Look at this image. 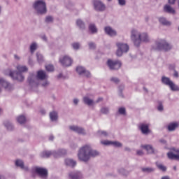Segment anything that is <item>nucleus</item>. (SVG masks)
Wrapping results in <instances>:
<instances>
[{"label": "nucleus", "mask_w": 179, "mask_h": 179, "mask_svg": "<svg viewBox=\"0 0 179 179\" xmlns=\"http://www.w3.org/2000/svg\"><path fill=\"white\" fill-rule=\"evenodd\" d=\"M100 152L96 150H92L90 145L83 146L78 151V157L81 162H89L90 157L99 156Z\"/></svg>", "instance_id": "1"}, {"label": "nucleus", "mask_w": 179, "mask_h": 179, "mask_svg": "<svg viewBox=\"0 0 179 179\" xmlns=\"http://www.w3.org/2000/svg\"><path fill=\"white\" fill-rule=\"evenodd\" d=\"M131 40L136 47H139L141 43H149L150 38L147 33H141L136 29H132L131 31Z\"/></svg>", "instance_id": "2"}, {"label": "nucleus", "mask_w": 179, "mask_h": 179, "mask_svg": "<svg viewBox=\"0 0 179 179\" xmlns=\"http://www.w3.org/2000/svg\"><path fill=\"white\" fill-rule=\"evenodd\" d=\"M17 71H12L8 69L7 71L8 73H6V75H9L13 80H18V82H23L24 80V76H23V73L27 72L29 69L26 66L18 64L16 67Z\"/></svg>", "instance_id": "3"}, {"label": "nucleus", "mask_w": 179, "mask_h": 179, "mask_svg": "<svg viewBox=\"0 0 179 179\" xmlns=\"http://www.w3.org/2000/svg\"><path fill=\"white\" fill-rule=\"evenodd\" d=\"M48 76L45 73V71L41 70L37 73V77L34 76V74H31L28 78V82L32 87H37L38 86V83H40V80H44V79H47Z\"/></svg>", "instance_id": "4"}, {"label": "nucleus", "mask_w": 179, "mask_h": 179, "mask_svg": "<svg viewBox=\"0 0 179 179\" xmlns=\"http://www.w3.org/2000/svg\"><path fill=\"white\" fill-rule=\"evenodd\" d=\"M155 47H152V50H163L164 51H169L171 50L172 45L167 43L166 40L164 39H158L155 41Z\"/></svg>", "instance_id": "5"}, {"label": "nucleus", "mask_w": 179, "mask_h": 179, "mask_svg": "<svg viewBox=\"0 0 179 179\" xmlns=\"http://www.w3.org/2000/svg\"><path fill=\"white\" fill-rule=\"evenodd\" d=\"M33 8L38 15H44L45 13H47V6L45 1L43 0L36 1L33 3Z\"/></svg>", "instance_id": "6"}, {"label": "nucleus", "mask_w": 179, "mask_h": 179, "mask_svg": "<svg viewBox=\"0 0 179 179\" xmlns=\"http://www.w3.org/2000/svg\"><path fill=\"white\" fill-rule=\"evenodd\" d=\"M162 83L164 85H166V86H169L172 92H179V87L177 85H175L170 78L166 76H162Z\"/></svg>", "instance_id": "7"}, {"label": "nucleus", "mask_w": 179, "mask_h": 179, "mask_svg": "<svg viewBox=\"0 0 179 179\" xmlns=\"http://www.w3.org/2000/svg\"><path fill=\"white\" fill-rule=\"evenodd\" d=\"M116 45L117 47V50L116 52V55H117V57H121L124 52H128V51H129V46L127 43L117 42Z\"/></svg>", "instance_id": "8"}, {"label": "nucleus", "mask_w": 179, "mask_h": 179, "mask_svg": "<svg viewBox=\"0 0 179 179\" xmlns=\"http://www.w3.org/2000/svg\"><path fill=\"white\" fill-rule=\"evenodd\" d=\"M107 65L111 71L120 69L121 68V62L118 60H112V59H108L107 62Z\"/></svg>", "instance_id": "9"}, {"label": "nucleus", "mask_w": 179, "mask_h": 179, "mask_svg": "<svg viewBox=\"0 0 179 179\" xmlns=\"http://www.w3.org/2000/svg\"><path fill=\"white\" fill-rule=\"evenodd\" d=\"M34 171L41 178L45 179L48 177V171L45 168L36 167Z\"/></svg>", "instance_id": "10"}, {"label": "nucleus", "mask_w": 179, "mask_h": 179, "mask_svg": "<svg viewBox=\"0 0 179 179\" xmlns=\"http://www.w3.org/2000/svg\"><path fill=\"white\" fill-rule=\"evenodd\" d=\"M93 5L95 10L98 12H103V10H106V5L100 0H94Z\"/></svg>", "instance_id": "11"}, {"label": "nucleus", "mask_w": 179, "mask_h": 179, "mask_svg": "<svg viewBox=\"0 0 179 179\" xmlns=\"http://www.w3.org/2000/svg\"><path fill=\"white\" fill-rule=\"evenodd\" d=\"M59 62L63 66H71L72 65V59L68 55L59 58Z\"/></svg>", "instance_id": "12"}, {"label": "nucleus", "mask_w": 179, "mask_h": 179, "mask_svg": "<svg viewBox=\"0 0 179 179\" xmlns=\"http://www.w3.org/2000/svg\"><path fill=\"white\" fill-rule=\"evenodd\" d=\"M173 151H170L169 152L167 153V157L170 160H178L179 161V149H173Z\"/></svg>", "instance_id": "13"}, {"label": "nucleus", "mask_w": 179, "mask_h": 179, "mask_svg": "<svg viewBox=\"0 0 179 179\" xmlns=\"http://www.w3.org/2000/svg\"><path fill=\"white\" fill-rule=\"evenodd\" d=\"M85 104H87V106H94V104H96V103H100V101H101V100H103V98H99L96 102H94V101L92 99H90V97H89V96H85L83 97V99Z\"/></svg>", "instance_id": "14"}, {"label": "nucleus", "mask_w": 179, "mask_h": 179, "mask_svg": "<svg viewBox=\"0 0 179 179\" xmlns=\"http://www.w3.org/2000/svg\"><path fill=\"white\" fill-rule=\"evenodd\" d=\"M0 85L1 86H3L4 89L6 90H8V92H10V90H13V85H12V84L9 83L3 78H0Z\"/></svg>", "instance_id": "15"}, {"label": "nucleus", "mask_w": 179, "mask_h": 179, "mask_svg": "<svg viewBox=\"0 0 179 179\" xmlns=\"http://www.w3.org/2000/svg\"><path fill=\"white\" fill-rule=\"evenodd\" d=\"M69 177L70 179H82L83 175L79 171H73L69 173Z\"/></svg>", "instance_id": "16"}, {"label": "nucleus", "mask_w": 179, "mask_h": 179, "mask_svg": "<svg viewBox=\"0 0 179 179\" xmlns=\"http://www.w3.org/2000/svg\"><path fill=\"white\" fill-rule=\"evenodd\" d=\"M101 143L105 146L112 145V146H115V148H121L122 146V144L118 141H102Z\"/></svg>", "instance_id": "17"}, {"label": "nucleus", "mask_w": 179, "mask_h": 179, "mask_svg": "<svg viewBox=\"0 0 179 179\" xmlns=\"http://www.w3.org/2000/svg\"><path fill=\"white\" fill-rule=\"evenodd\" d=\"M69 129H71V131H73V132H76V134H79L80 135L86 134V131H85V129L78 126H75V125L70 126Z\"/></svg>", "instance_id": "18"}, {"label": "nucleus", "mask_w": 179, "mask_h": 179, "mask_svg": "<svg viewBox=\"0 0 179 179\" xmlns=\"http://www.w3.org/2000/svg\"><path fill=\"white\" fill-rule=\"evenodd\" d=\"M104 31L106 34L110 36V37H115V36H117V31H115L110 26L105 27Z\"/></svg>", "instance_id": "19"}, {"label": "nucleus", "mask_w": 179, "mask_h": 179, "mask_svg": "<svg viewBox=\"0 0 179 179\" xmlns=\"http://www.w3.org/2000/svg\"><path fill=\"white\" fill-rule=\"evenodd\" d=\"M76 71L79 75H83V76H86V78H90L91 76L90 72L86 71L83 66H78Z\"/></svg>", "instance_id": "20"}, {"label": "nucleus", "mask_w": 179, "mask_h": 179, "mask_svg": "<svg viewBox=\"0 0 179 179\" xmlns=\"http://www.w3.org/2000/svg\"><path fill=\"white\" fill-rule=\"evenodd\" d=\"M139 129L143 135H148L150 133V130L149 129V124H141L139 126Z\"/></svg>", "instance_id": "21"}, {"label": "nucleus", "mask_w": 179, "mask_h": 179, "mask_svg": "<svg viewBox=\"0 0 179 179\" xmlns=\"http://www.w3.org/2000/svg\"><path fill=\"white\" fill-rule=\"evenodd\" d=\"M179 127V123L178 122H173L168 124L167 129L170 132H173V131H176L177 128Z\"/></svg>", "instance_id": "22"}, {"label": "nucleus", "mask_w": 179, "mask_h": 179, "mask_svg": "<svg viewBox=\"0 0 179 179\" xmlns=\"http://www.w3.org/2000/svg\"><path fill=\"white\" fill-rule=\"evenodd\" d=\"M66 153V150L59 149L57 151H53L52 156H54V157H61V156H64Z\"/></svg>", "instance_id": "23"}, {"label": "nucleus", "mask_w": 179, "mask_h": 179, "mask_svg": "<svg viewBox=\"0 0 179 179\" xmlns=\"http://www.w3.org/2000/svg\"><path fill=\"white\" fill-rule=\"evenodd\" d=\"M15 166L17 167H20V169H22V170H25V171H27V170H29V167L24 166L23 161L20 159H17L15 161Z\"/></svg>", "instance_id": "24"}, {"label": "nucleus", "mask_w": 179, "mask_h": 179, "mask_svg": "<svg viewBox=\"0 0 179 179\" xmlns=\"http://www.w3.org/2000/svg\"><path fill=\"white\" fill-rule=\"evenodd\" d=\"M164 10L166 13H171V15H175L176 13V10H174L170 5L167 4L164 6Z\"/></svg>", "instance_id": "25"}, {"label": "nucleus", "mask_w": 179, "mask_h": 179, "mask_svg": "<svg viewBox=\"0 0 179 179\" xmlns=\"http://www.w3.org/2000/svg\"><path fill=\"white\" fill-rule=\"evenodd\" d=\"M64 162L66 166H69V167H75V166H76V161L71 158L66 159Z\"/></svg>", "instance_id": "26"}, {"label": "nucleus", "mask_w": 179, "mask_h": 179, "mask_svg": "<svg viewBox=\"0 0 179 179\" xmlns=\"http://www.w3.org/2000/svg\"><path fill=\"white\" fill-rule=\"evenodd\" d=\"M89 31L91 34H96L97 33V27H96V24H90L89 25Z\"/></svg>", "instance_id": "27"}, {"label": "nucleus", "mask_w": 179, "mask_h": 179, "mask_svg": "<svg viewBox=\"0 0 179 179\" xmlns=\"http://www.w3.org/2000/svg\"><path fill=\"white\" fill-rule=\"evenodd\" d=\"M159 22L164 26H171V22L169 21H167V20L163 17H160L159 18Z\"/></svg>", "instance_id": "28"}, {"label": "nucleus", "mask_w": 179, "mask_h": 179, "mask_svg": "<svg viewBox=\"0 0 179 179\" xmlns=\"http://www.w3.org/2000/svg\"><path fill=\"white\" fill-rule=\"evenodd\" d=\"M141 148H143V149H145V150L148 152V153H154V152H155L153 147H152V145H142Z\"/></svg>", "instance_id": "29"}, {"label": "nucleus", "mask_w": 179, "mask_h": 179, "mask_svg": "<svg viewBox=\"0 0 179 179\" xmlns=\"http://www.w3.org/2000/svg\"><path fill=\"white\" fill-rule=\"evenodd\" d=\"M50 117L51 121H57L58 120V113L55 111L51 112L50 113Z\"/></svg>", "instance_id": "30"}, {"label": "nucleus", "mask_w": 179, "mask_h": 179, "mask_svg": "<svg viewBox=\"0 0 179 179\" xmlns=\"http://www.w3.org/2000/svg\"><path fill=\"white\" fill-rule=\"evenodd\" d=\"M52 153H54V151H43L41 156V157H50L51 155L52 156Z\"/></svg>", "instance_id": "31"}, {"label": "nucleus", "mask_w": 179, "mask_h": 179, "mask_svg": "<svg viewBox=\"0 0 179 179\" xmlns=\"http://www.w3.org/2000/svg\"><path fill=\"white\" fill-rule=\"evenodd\" d=\"M17 121L19 124H24L26 122V117L23 115H21L17 117Z\"/></svg>", "instance_id": "32"}, {"label": "nucleus", "mask_w": 179, "mask_h": 179, "mask_svg": "<svg viewBox=\"0 0 179 179\" xmlns=\"http://www.w3.org/2000/svg\"><path fill=\"white\" fill-rule=\"evenodd\" d=\"M76 24L80 29H81V30H83L85 29V22H83L82 20H77Z\"/></svg>", "instance_id": "33"}, {"label": "nucleus", "mask_w": 179, "mask_h": 179, "mask_svg": "<svg viewBox=\"0 0 179 179\" xmlns=\"http://www.w3.org/2000/svg\"><path fill=\"white\" fill-rule=\"evenodd\" d=\"M4 125L8 131H12V129H13V124H12L10 122H5Z\"/></svg>", "instance_id": "34"}, {"label": "nucleus", "mask_w": 179, "mask_h": 179, "mask_svg": "<svg viewBox=\"0 0 179 179\" xmlns=\"http://www.w3.org/2000/svg\"><path fill=\"white\" fill-rule=\"evenodd\" d=\"M156 165L159 170H161L162 171H166V170H167V168L161 163L156 162Z\"/></svg>", "instance_id": "35"}, {"label": "nucleus", "mask_w": 179, "mask_h": 179, "mask_svg": "<svg viewBox=\"0 0 179 179\" xmlns=\"http://www.w3.org/2000/svg\"><path fill=\"white\" fill-rule=\"evenodd\" d=\"M118 173L121 174V176H128L129 172L126 171L124 168H120L118 169Z\"/></svg>", "instance_id": "36"}, {"label": "nucleus", "mask_w": 179, "mask_h": 179, "mask_svg": "<svg viewBox=\"0 0 179 179\" xmlns=\"http://www.w3.org/2000/svg\"><path fill=\"white\" fill-rule=\"evenodd\" d=\"M141 170L143 173H152L155 171V169L150 167L142 168Z\"/></svg>", "instance_id": "37"}, {"label": "nucleus", "mask_w": 179, "mask_h": 179, "mask_svg": "<svg viewBox=\"0 0 179 179\" xmlns=\"http://www.w3.org/2000/svg\"><path fill=\"white\" fill-rule=\"evenodd\" d=\"M36 58H37V61L39 64H41V62H43V61H44V57H43V55H41L40 53H36Z\"/></svg>", "instance_id": "38"}, {"label": "nucleus", "mask_w": 179, "mask_h": 179, "mask_svg": "<svg viewBox=\"0 0 179 179\" xmlns=\"http://www.w3.org/2000/svg\"><path fill=\"white\" fill-rule=\"evenodd\" d=\"M97 135H98V136H108V133H107V131H106L99 130L97 132Z\"/></svg>", "instance_id": "39"}, {"label": "nucleus", "mask_w": 179, "mask_h": 179, "mask_svg": "<svg viewBox=\"0 0 179 179\" xmlns=\"http://www.w3.org/2000/svg\"><path fill=\"white\" fill-rule=\"evenodd\" d=\"M36 50H37V43H33L30 45V51H31V54H33V52H34V51Z\"/></svg>", "instance_id": "40"}, {"label": "nucleus", "mask_w": 179, "mask_h": 179, "mask_svg": "<svg viewBox=\"0 0 179 179\" xmlns=\"http://www.w3.org/2000/svg\"><path fill=\"white\" fill-rule=\"evenodd\" d=\"M45 69L48 72H52L54 71V66L52 64H48L45 66Z\"/></svg>", "instance_id": "41"}, {"label": "nucleus", "mask_w": 179, "mask_h": 179, "mask_svg": "<svg viewBox=\"0 0 179 179\" xmlns=\"http://www.w3.org/2000/svg\"><path fill=\"white\" fill-rule=\"evenodd\" d=\"M109 111H110V109H108V108L107 107H103L101 108V114H108Z\"/></svg>", "instance_id": "42"}, {"label": "nucleus", "mask_w": 179, "mask_h": 179, "mask_svg": "<svg viewBox=\"0 0 179 179\" xmlns=\"http://www.w3.org/2000/svg\"><path fill=\"white\" fill-rule=\"evenodd\" d=\"M71 45L73 50H79L80 48V44L79 43H73Z\"/></svg>", "instance_id": "43"}, {"label": "nucleus", "mask_w": 179, "mask_h": 179, "mask_svg": "<svg viewBox=\"0 0 179 179\" xmlns=\"http://www.w3.org/2000/svg\"><path fill=\"white\" fill-rule=\"evenodd\" d=\"M88 45L90 50H94L96 48V43L93 42L88 43Z\"/></svg>", "instance_id": "44"}, {"label": "nucleus", "mask_w": 179, "mask_h": 179, "mask_svg": "<svg viewBox=\"0 0 179 179\" xmlns=\"http://www.w3.org/2000/svg\"><path fill=\"white\" fill-rule=\"evenodd\" d=\"M54 20L52 16H47L45 18L46 23H51Z\"/></svg>", "instance_id": "45"}, {"label": "nucleus", "mask_w": 179, "mask_h": 179, "mask_svg": "<svg viewBox=\"0 0 179 179\" xmlns=\"http://www.w3.org/2000/svg\"><path fill=\"white\" fill-rule=\"evenodd\" d=\"M118 113L122 115H125V108H120L118 110Z\"/></svg>", "instance_id": "46"}, {"label": "nucleus", "mask_w": 179, "mask_h": 179, "mask_svg": "<svg viewBox=\"0 0 179 179\" xmlns=\"http://www.w3.org/2000/svg\"><path fill=\"white\" fill-rule=\"evenodd\" d=\"M118 3L120 6H125L127 1L125 0H117Z\"/></svg>", "instance_id": "47"}, {"label": "nucleus", "mask_w": 179, "mask_h": 179, "mask_svg": "<svg viewBox=\"0 0 179 179\" xmlns=\"http://www.w3.org/2000/svg\"><path fill=\"white\" fill-rule=\"evenodd\" d=\"M110 80H111V82H113L114 83H118L120 82V80H118V78H114V77L111 78Z\"/></svg>", "instance_id": "48"}, {"label": "nucleus", "mask_w": 179, "mask_h": 179, "mask_svg": "<svg viewBox=\"0 0 179 179\" xmlns=\"http://www.w3.org/2000/svg\"><path fill=\"white\" fill-rule=\"evenodd\" d=\"M157 110L158 111H163L164 110L163 104L159 103V106H157Z\"/></svg>", "instance_id": "49"}, {"label": "nucleus", "mask_w": 179, "mask_h": 179, "mask_svg": "<svg viewBox=\"0 0 179 179\" xmlns=\"http://www.w3.org/2000/svg\"><path fill=\"white\" fill-rule=\"evenodd\" d=\"M160 143H162V145H166V143H167V141L166 140H164V138H161L159 140Z\"/></svg>", "instance_id": "50"}, {"label": "nucleus", "mask_w": 179, "mask_h": 179, "mask_svg": "<svg viewBox=\"0 0 179 179\" xmlns=\"http://www.w3.org/2000/svg\"><path fill=\"white\" fill-rule=\"evenodd\" d=\"M57 78L58 79H65V76H64V75H62V73H60L57 76Z\"/></svg>", "instance_id": "51"}, {"label": "nucleus", "mask_w": 179, "mask_h": 179, "mask_svg": "<svg viewBox=\"0 0 179 179\" xmlns=\"http://www.w3.org/2000/svg\"><path fill=\"white\" fill-rule=\"evenodd\" d=\"M78 103H79V99H73V104H75V106H78Z\"/></svg>", "instance_id": "52"}, {"label": "nucleus", "mask_w": 179, "mask_h": 179, "mask_svg": "<svg viewBox=\"0 0 179 179\" xmlns=\"http://www.w3.org/2000/svg\"><path fill=\"white\" fill-rule=\"evenodd\" d=\"M168 2L170 5H174V3H176V0H168Z\"/></svg>", "instance_id": "53"}, {"label": "nucleus", "mask_w": 179, "mask_h": 179, "mask_svg": "<svg viewBox=\"0 0 179 179\" xmlns=\"http://www.w3.org/2000/svg\"><path fill=\"white\" fill-rule=\"evenodd\" d=\"M138 156H142L143 155V152L142 150H137Z\"/></svg>", "instance_id": "54"}, {"label": "nucleus", "mask_w": 179, "mask_h": 179, "mask_svg": "<svg viewBox=\"0 0 179 179\" xmlns=\"http://www.w3.org/2000/svg\"><path fill=\"white\" fill-rule=\"evenodd\" d=\"M42 86L45 87V86H48V81H45L44 83H42Z\"/></svg>", "instance_id": "55"}, {"label": "nucleus", "mask_w": 179, "mask_h": 179, "mask_svg": "<svg viewBox=\"0 0 179 179\" xmlns=\"http://www.w3.org/2000/svg\"><path fill=\"white\" fill-rule=\"evenodd\" d=\"M173 76H175V78H178V72L175 71L173 73Z\"/></svg>", "instance_id": "56"}, {"label": "nucleus", "mask_w": 179, "mask_h": 179, "mask_svg": "<svg viewBox=\"0 0 179 179\" xmlns=\"http://www.w3.org/2000/svg\"><path fill=\"white\" fill-rule=\"evenodd\" d=\"M28 64L29 65H33V60H31V59H29Z\"/></svg>", "instance_id": "57"}, {"label": "nucleus", "mask_w": 179, "mask_h": 179, "mask_svg": "<svg viewBox=\"0 0 179 179\" xmlns=\"http://www.w3.org/2000/svg\"><path fill=\"white\" fill-rule=\"evenodd\" d=\"M14 58H15V59H20V57L19 56H17V55H15Z\"/></svg>", "instance_id": "58"}, {"label": "nucleus", "mask_w": 179, "mask_h": 179, "mask_svg": "<svg viewBox=\"0 0 179 179\" xmlns=\"http://www.w3.org/2000/svg\"><path fill=\"white\" fill-rule=\"evenodd\" d=\"M49 139L50 141H54V136H52V135L50 136Z\"/></svg>", "instance_id": "59"}, {"label": "nucleus", "mask_w": 179, "mask_h": 179, "mask_svg": "<svg viewBox=\"0 0 179 179\" xmlns=\"http://www.w3.org/2000/svg\"><path fill=\"white\" fill-rule=\"evenodd\" d=\"M42 40H44V41H47V37H45V36H42Z\"/></svg>", "instance_id": "60"}, {"label": "nucleus", "mask_w": 179, "mask_h": 179, "mask_svg": "<svg viewBox=\"0 0 179 179\" xmlns=\"http://www.w3.org/2000/svg\"><path fill=\"white\" fill-rule=\"evenodd\" d=\"M162 179H170V177L169 176H164L162 178Z\"/></svg>", "instance_id": "61"}, {"label": "nucleus", "mask_w": 179, "mask_h": 179, "mask_svg": "<svg viewBox=\"0 0 179 179\" xmlns=\"http://www.w3.org/2000/svg\"><path fill=\"white\" fill-rule=\"evenodd\" d=\"M41 113L45 114V110L44 109L41 110Z\"/></svg>", "instance_id": "62"}, {"label": "nucleus", "mask_w": 179, "mask_h": 179, "mask_svg": "<svg viewBox=\"0 0 179 179\" xmlns=\"http://www.w3.org/2000/svg\"><path fill=\"white\" fill-rule=\"evenodd\" d=\"M0 179H5V176L0 175Z\"/></svg>", "instance_id": "63"}, {"label": "nucleus", "mask_w": 179, "mask_h": 179, "mask_svg": "<svg viewBox=\"0 0 179 179\" xmlns=\"http://www.w3.org/2000/svg\"><path fill=\"white\" fill-rule=\"evenodd\" d=\"M176 2L178 3V8H179V0H176Z\"/></svg>", "instance_id": "64"}]
</instances>
